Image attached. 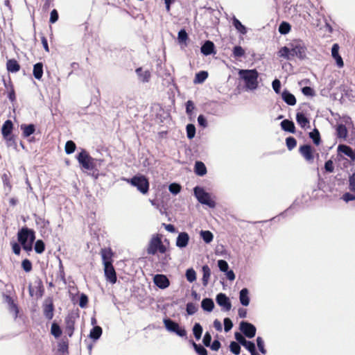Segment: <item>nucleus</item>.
I'll return each mask as SVG.
<instances>
[{"instance_id":"f257e3e1","label":"nucleus","mask_w":355,"mask_h":355,"mask_svg":"<svg viewBox=\"0 0 355 355\" xmlns=\"http://www.w3.org/2000/svg\"><path fill=\"white\" fill-rule=\"evenodd\" d=\"M76 159L82 168L88 171H98V168L101 166L103 162L102 159L91 157L85 149H81L80 152L76 155Z\"/></svg>"},{"instance_id":"f03ea898","label":"nucleus","mask_w":355,"mask_h":355,"mask_svg":"<svg viewBox=\"0 0 355 355\" xmlns=\"http://www.w3.org/2000/svg\"><path fill=\"white\" fill-rule=\"evenodd\" d=\"M238 74L243 80L246 90L253 91L257 89L259 73L256 69H240Z\"/></svg>"},{"instance_id":"7ed1b4c3","label":"nucleus","mask_w":355,"mask_h":355,"mask_svg":"<svg viewBox=\"0 0 355 355\" xmlns=\"http://www.w3.org/2000/svg\"><path fill=\"white\" fill-rule=\"evenodd\" d=\"M17 239L24 250L31 251L35 240V233L32 229L24 227L18 231Z\"/></svg>"},{"instance_id":"20e7f679","label":"nucleus","mask_w":355,"mask_h":355,"mask_svg":"<svg viewBox=\"0 0 355 355\" xmlns=\"http://www.w3.org/2000/svg\"><path fill=\"white\" fill-rule=\"evenodd\" d=\"M193 192L196 198L201 204L207 205L210 208L216 207L215 201L211 200L210 194L206 192L203 188L197 186L194 187Z\"/></svg>"},{"instance_id":"39448f33","label":"nucleus","mask_w":355,"mask_h":355,"mask_svg":"<svg viewBox=\"0 0 355 355\" xmlns=\"http://www.w3.org/2000/svg\"><path fill=\"white\" fill-rule=\"evenodd\" d=\"M132 186L137 187L141 193L146 194L149 189V182L144 175H135L130 179H125Z\"/></svg>"},{"instance_id":"423d86ee","label":"nucleus","mask_w":355,"mask_h":355,"mask_svg":"<svg viewBox=\"0 0 355 355\" xmlns=\"http://www.w3.org/2000/svg\"><path fill=\"white\" fill-rule=\"evenodd\" d=\"M157 252L164 254L166 252V248L163 245L162 239L159 235L153 236L147 248V253L150 255H155Z\"/></svg>"},{"instance_id":"0eeeda50","label":"nucleus","mask_w":355,"mask_h":355,"mask_svg":"<svg viewBox=\"0 0 355 355\" xmlns=\"http://www.w3.org/2000/svg\"><path fill=\"white\" fill-rule=\"evenodd\" d=\"M163 322L168 331L174 333L180 337L187 338V331L184 327H181L178 323L170 318H164Z\"/></svg>"},{"instance_id":"6e6552de","label":"nucleus","mask_w":355,"mask_h":355,"mask_svg":"<svg viewBox=\"0 0 355 355\" xmlns=\"http://www.w3.org/2000/svg\"><path fill=\"white\" fill-rule=\"evenodd\" d=\"M292 58L296 56L300 59L306 58V47L301 41H295L290 44Z\"/></svg>"},{"instance_id":"1a4fd4ad","label":"nucleus","mask_w":355,"mask_h":355,"mask_svg":"<svg viewBox=\"0 0 355 355\" xmlns=\"http://www.w3.org/2000/svg\"><path fill=\"white\" fill-rule=\"evenodd\" d=\"M241 331L248 338L255 336L257 329L254 324L247 321H241L239 324Z\"/></svg>"},{"instance_id":"9d476101","label":"nucleus","mask_w":355,"mask_h":355,"mask_svg":"<svg viewBox=\"0 0 355 355\" xmlns=\"http://www.w3.org/2000/svg\"><path fill=\"white\" fill-rule=\"evenodd\" d=\"M216 301L225 311H229L232 309L230 300L225 293H218L216 297Z\"/></svg>"},{"instance_id":"9b49d317","label":"nucleus","mask_w":355,"mask_h":355,"mask_svg":"<svg viewBox=\"0 0 355 355\" xmlns=\"http://www.w3.org/2000/svg\"><path fill=\"white\" fill-rule=\"evenodd\" d=\"M154 284L161 289H165L170 285V281L165 275L157 274L153 277Z\"/></svg>"},{"instance_id":"f8f14e48","label":"nucleus","mask_w":355,"mask_h":355,"mask_svg":"<svg viewBox=\"0 0 355 355\" xmlns=\"http://www.w3.org/2000/svg\"><path fill=\"white\" fill-rule=\"evenodd\" d=\"M54 306L51 299L45 300L43 304V313L45 318L51 320L53 317Z\"/></svg>"},{"instance_id":"ddd939ff","label":"nucleus","mask_w":355,"mask_h":355,"mask_svg":"<svg viewBox=\"0 0 355 355\" xmlns=\"http://www.w3.org/2000/svg\"><path fill=\"white\" fill-rule=\"evenodd\" d=\"M104 272L106 279L111 284L116 282V274L112 264L104 266Z\"/></svg>"},{"instance_id":"4468645a","label":"nucleus","mask_w":355,"mask_h":355,"mask_svg":"<svg viewBox=\"0 0 355 355\" xmlns=\"http://www.w3.org/2000/svg\"><path fill=\"white\" fill-rule=\"evenodd\" d=\"M189 241V235L186 232L179 233L176 239V246L179 248H186Z\"/></svg>"},{"instance_id":"2eb2a0df","label":"nucleus","mask_w":355,"mask_h":355,"mask_svg":"<svg viewBox=\"0 0 355 355\" xmlns=\"http://www.w3.org/2000/svg\"><path fill=\"white\" fill-rule=\"evenodd\" d=\"M338 152L342 153L349 157L352 160H355V148L353 150L350 146L345 144H340L338 146Z\"/></svg>"},{"instance_id":"dca6fc26","label":"nucleus","mask_w":355,"mask_h":355,"mask_svg":"<svg viewBox=\"0 0 355 355\" xmlns=\"http://www.w3.org/2000/svg\"><path fill=\"white\" fill-rule=\"evenodd\" d=\"M101 254L103 266L112 264L113 253L110 248L101 249Z\"/></svg>"},{"instance_id":"f3484780","label":"nucleus","mask_w":355,"mask_h":355,"mask_svg":"<svg viewBox=\"0 0 355 355\" xmlns=\"http://www.w3.org/2000/svg\"><path fill=\"white\" fill-rule=\"evenodd\" d=\"M65 332L69 336H72L74 331L75 318L73 315H69L65 319Z\"/></svg>"},{"instance_id":"a211bd4d","label":"nucleus","mask_w":355,"mask_h":355,"mask_svg":"<svg viewBox=\"0 0 355 355\" xmlns=\"http://www.w3.org/2000/svg\"><path fill=\"white\" fill-rule=\"evenodd\" d=\"M215 46L213 42L207 40L200 48L201 53L205 55H209L214 53Z\"/></svg>"},{"instance_id":"6ab92c4d","label":"nucleus","mask_w":355,"mask_h":355,"mask_svg":"<svg viewBox=\"0 0 355 355\" xmlns=\"http://www.w3.org/2000/svg\"><path fill=\"white\" fill-rule=\"evenodd\" d=\"M300 152L306 160L311 161L313 159V150L310 145L305 144L300 146Z\"/></svg>"},{"instance_id":"aec40b11","label":"nucleus","mask_w":355,"mask_h":355,"mask_svg":"<svg viewBox=\"0 0 355 355\" xmlns=\"http://www.w3.org/2000/svg\"><path fill=\"white\" fill-rule=\"evenodd\" d=\"M13 129V123L10 120H6L1 128V133L3 138H7L11 135Z\"/></svg>"},{"instance_id":"412c9836","label":"nucleus","mask_w":355,"mask_h":355,"mask_svg":"<svg viewBox=\"0 0 355 355\" xmlns=\"http://www.w3.org/2000/svg\"><path fill=\"white\" fill-rule=\"evenodd\" d=\"M282 98L288 105H295L296 104L295 96L286 89L284 90L282 93Z\"/></svg>"},{"instance_id":"4be33fe9","label":"nucleus","mask_w":355,"mask_h":355,"mask_svg":"<svg viewBox=\"0 0 355 355\" xmlns=\"http://www.w3.org/2000/svg\"><path fill=\"white\" fill-rule=\"evenodd\" d=\"M136 73L140 81L143 83H148L150 78V73L148 70H143L141 67L136 69Z\"/></svg>"},{"instance_id":"5701e85b","label":"nucleus","mask_w":355,"mask_h":355,"mask_svg":"<svg viewBox=\"0 0 355 355\" xmlns=\"http://www.w3.org/2000/svg\"><path fill=\"white\" fill-rule=\"evenodd\" d=\"M239 300L241 304L247 306L250 304L249 291L246 288H242L239 292Z\"/></svg>"},{"instance_id":"b1692460","label":"nucleus","mask_w":355,"mask_h":355,"mask_svg":"<svg viewBox=\"0 0 355 355\" xmlns=\"http://www.w3.org/2000/svg\"><path fill=\"white\" fill-rule=\"evenodd\" d=\"M20 129L22 130V134L24 137H28L33 135L35 131V126L34 124H21Z\"/></svg>"},{"instance_id":"393cba45","label":"nucleus","mask_w":355,"mask_h":355,"mask_svg":"<svg viewBox=\"0 0 355 355\" xmlns=\"http://www.w3.org/2000/svg\"><path fill=\"white\" fill-rule=\"evenodd\" d=\"M194 171L196 175L203 176L207 173L205 164L201 161H196L194 166Z\"/></svg>"},{"instance_id":"a878e982","label":"nucleus","mask_w":355,"mask_h":355,"mask_svg":"<svg viewBox=\"0 0 355 355\" xmlns=\"http://www.w3.org/2000/svg\"><path fill=\"white\" fill-rule=\"evenodd\" d=\"M7 70L11 73H16L19 71L20 65L15 59H10L6 63Z\"/></svg>"},{"instance_id":"bb28decb","label":"nucleus","mask_w":355,"mask_h":355,"mask_svg":"<svg viewBox=\"0 0 355 355\" xmlns=\"http://www.w3.org/2000/svg\"><path fill=\"white\" fill-rule=\"evenodd\" d=\"M281 127L282 130L286 132L294 133L295 130V124L292 121L284 119L281 122Z\"/></svg>"},{"instance_id":"cd10ccee","label":"nucleus","mask_w":355,"mask_h":355,"mask_svg":"<svg viewBox=\"0 0 355 355\" xmlns=\"http://www.w3.org/2000/svg\"><path fill=\"white\" fill-rule=\"evenodd\" d=\"M202 309L207 312H211L214 308V302L212 299L206 297L201 302Z\"/></svg>"},{"instance_id":"c85d7f7f","label":"nucleus","mask_w":355,"mask_h":355,"mask_svg":"<svg viewBox=\"0 0 355 355\" xmlns=\"http://www.w3.org/2000/svg\"><path fill=\"white\" fill-rule=\"evenodd\" d=\"M297 123L302 128L309 127V120L302 112H297L296 114Z\"/></svg>"},{"instance_id":"c756f323","label":"nucleus","mask_w":355,"mask_h":355,"mask_svg":"<svg viewBox=\"0 0 355 355\" xmlns=\"http://www.w3.org/2000/svg\"><path fill=\"white\" fill-rule=\"evenodd\" d=\"M102 328L100 326H94L90 331L89 338L92 340H97L102 335Z\"/></svg>"},{"instance_id":"7c9ffc66","label":"nucleus","mask_w":355,"mask_h":355,"mask_svg":"<svg viewBox=\"0 0 355 355\" xmlns=\"http://www.w3.org/2000/svg\"><path fill=\"white\" fill-rule=\"evenodd\" d=\"M202 284L204 286H206L208 284L209 277L211 276V270L207 265H204L202 268Z\"/></svg>"},{"instance_id":"2f4dec72","label":"nucleus","mask_w":355,"mask_h":355,"mask_svg":"<svg viewBox=\"0 0 355 355\" xmlns=\"http://www.w3.org/2000/svg\"><path fill=\"white\" fill-rule=\"evenodd\" d=\"M34 77L40 80L43 75V64L42 62H37L33 66V71Z\"/></svg>"},{"instance_id":"473e14b6","label":"nucleus","mask_w":355,"mask_h":355,"mask_svg":"<svg viewBox=\"0 0 355 355\" xmlns=\"http://www.w3.org/2000/svg\"><path fill=\"white\" fill-rule=\"evenodd\" d=\"M232 24L234 28L242 35H245L247 33L246 27L241 24V22L235 17L232 19Z\"/></svg>"},{"instance_id":"72a5a7b5","label":"nucleus","mask_w":355,"mask_h":355,"mask_svg":"<svg viewBox=\"0 0 355 355\" xmlns=\"http://www.w3.org/2000/svg\"><path fill=\"white\" fill-rule=\"evenodd\" d=\"M278 55L281 58H284L286 60H291L292 58L291 47L284 46L282 47L278 51Z\"/></svg>"},{"instance_id":"f704fd0d","label":"nucleus","mask_w":355,"mask_h":355,"mask_svg":"<svg viewBox=\"0 0 355 355\" xmlns=\"http://www.w3.org/2000/svg\"><path fill=\"white\" fill-rule=\"evenodd\" d=\"M200 237L206 243H210L214 239L213 234L209 230H201L200 232Z\"/></svg>"},{"instance_id":"c9c22d12","label":"nucleus","mask_w":355,"mask_h":355,"mask_svg":"<svg viewBox=\"0 0 355 355\" xmlns=\"http://www.w3.org/2000/svg\"><path fill=\"white\" fill-rule=\"evenodd\" d=\"M35 283H37V286L35 287L29 286V293L31 296L34 295L35 290H36V295H37V293H39L38 295L41 297L42 295V291L41 290V288L42 286V283L41 280L37 281Z\"/></svg>"},{"instance_id":"e433bc0d","label":"nucleus","mask_w":355,"mask_h":355,"mask_svg":"<svg viewBox=\"0 0 355 355\" xmlns=\"http://www.w3.org/2000/svg\"><path fill=\"white\" fill-rule=\"evenodd\" d=\"M208 77V73L205 71H200L196 74L194 83H202Z\"/></svg>"},{"instance_id":"4c0bfd02","label":"nucleus","mask_w":355,"mask_h":355,"mask_svg":"<svg viewBox=\"0 0 355 355\" xmlns=\"http://www.w3.org/2000/svg\"><path fill=\"white\" fill-rule=\"evenodd\" d=\"M337 137L342 139H346L347 136V130L345 125L339 124L336 128Z\"/></svg>"},{"instance_id":"58836bf2","label":"nucleus","mask_w":355,"mask_h":355,"mask_svg":"<svg viewBox=\"0 0 355 355\" xmlns=\"http://www.w3.org/2000/svg\"><path fill=\"white\" fill-rule=\"evenodd\" d=\"M202 327L200 323H195L193 327V334L197 340L200 339L202 334Z\"/></svg>"},{"instance_id":"ea45409f","label":"nucleus","mask_w":355,"mask_h":355,"mask_svg":"<svg viewBox=\"0 0 355 355\" xmlns=\"http://www.w3.org/2000/svg\"><path fill=\"white\" fill-rule=\"evenodd\" d=\"M248 352L250 353L251 355H255L257 352L256 350L255 345L253 342L246 340L245 343H243L242 345Z\"/></svg>"},{"instance_id":"a19ab883","label":"nucleus","mask_w":355,"mask_h":355,"mask_svg":"<svg viewBox=\"0 0 355 355\" xmlns=\"http://www.w3.org/2000/svg\"><path fill=\"white\" fill-rule=\"evenodd\" d=\"M309 137L312 139L313 142L316 145H319L320 143V135L318 129L315 128L312 132L309 133Z\"/></svg>"},{"instance_id":"79ce46f5","label":"nucleus","mask_w":355,"mask_h":355,"mask_svg":"<svg viewBox=\"0 0 355 355\" xmlns=\"http://www.w3.org/2000/svg\"><path fill=\"white\" fill-rule=\"evenodd\" d=\"M51 333L55 338H59L61 336L62 330L56 322L52 323Z\"/></svg>"},{"instance_id":"37998d69","label":"nucleus","mask_w":355,"mask_h":355,"mask_svg":"<svg viewBox=\"0 0 355 355\" xmlns=\"http://www.w3.org/2000/svg\"><path fill=\"white\" fill-rule=\"evenodd\" d=\"M187 281L190 283L193 282L196 279V273L193 268H188L185 273Z\"/></svg>"},{"instance_id":"c03bdc74","label":"nucleus","mask_w":355,"mask_h":355,"mask_svg":"<svg viewBox=\"0 0 355 355\" xmlns=\"http://www.w3.org/2000/svg\"><path fill=\"white\" fill-rule=\"evenodd\" d=\"M291 25L286 21H282L279 26V32L282 35H286L291 31Z\"/></svg>"},{"instance_id":"a18cd8bd","label":"nucleus","mask_w":355,"mask_h":355,"mask_svg":"<svg viewBox=\"0 0 355 355\" xmlns=\"http://www.w3.org/2000/svg\"><path fill=\"white\" fill-rule=\"evenodd\" d=\"M76 148V145L73 141H71V140L67 141L66 142L65 148H64L65 153L67 155H70L75 151Z\"/></svg>"},{"instance_id":"49530a36","label":"nucleus","mask_w":355,"mask_h":355,"mask_svg":"<svg viewBox=\"0 0 355 355\" xmlns=\"http://www.w3.org/2000/svg\"><path fill=\"white\" fill-rule=\"evenodd\" d=\"M187 136L188 139H192L196 135V127L193 124L189 123L186 127Z\"/></svg>"},{"instance_id":"de8ad7c7","label":"nucleus","mask_w":355,"mask_h":355,"mask_svg":"<svg viewBox=\"0 0 355 355\" xmlns=\"http://www.w3.org/2000/svg\"><path fill=\"white\" fill-rule=\"evenodd\" d=\"M192 345L198 355H207V349L200 344H196L194 341H192Z\"/></svg>"},{"instance_id":"09e8293b","label":"nucleus","mask_w":355,"mask_h":355,"mask_svg":"<svg viewBox=\"0 0 355 355\" xmlns=\"http://www.w3.org/2000/svg\"><path fill=\"white\" fill-rule=\"evenodd\" d=\"M34 249L36 253L42 254L45 250V245L42 240H37L35 243Z\"/></svg>"},{"instance_id":"8fccbe9b","label":"nucleus","mask_w":355,"mask_h":355,"mask_svg":"<svg viewBox=\"0 0 355 355\" xmlns=\"http://www.w3.org/2000/svg\"><path fill=\"white\" fill-rule=\"evenodd\" d=\"M234 58H239L244 56L245 51L241 46H235L232 51Z\"/></svg>"},{"instance_id":"3c124183","label":"nucleus","mask_w":355,"mask_h":355,"mask_svg":"<svg viewBox=\"0 0 355 355\" xmlns=\"http://www.w3.org/2000/svg\"><path fill=\"white\" fill-rule=\"evenodd\" d=\"M230 349L234 354L239 355L241 352L240 345L235 341H232L230 345Z\"/></svg>"},{"instance_id":"603ef678","label":"nucleus","mask_w":355,"mask_h":355,"mask_svg":"<svg viewBox=\"0 0 355 355\" xmlns=\"http://www.w3.org/2000/svg\"><path fill=\"white\" fill-rule=\"evenodd\" d=\"M168 190L172 194L177 195L181 191V186L178 183H171L168 186Z\"/></svg>"},{"instance_id":"864d4df0","label":"nucleus","mask_w":355,"mask_h":355,"mask_svg":"<svg viewBox=\"0 0 355 355\" xmlns=\"http://www.w3.org/2000/svg\"><path fill=\"white\" fill-rule=\"evenodd\" d=\"M256 341H257V347H258L259 352L263 355L266 354L267 351L265 348L264 342H263V340L262 339V338L257 337L256 339Z\"/></svg>"},{"instance_id":"5fc2aeb1","label":"nucleus","mask_w":355,"mask_h":355,"mask_svg":"<svg viewBox=\"0 0 355 355\" xmlns=\"http://www.w3.org/2000/svg\"><path fill=\"white\" fill-rule=\"evenodd\" d=\"M186 311L188 315H191L196 313L198 307L193 302H188L187 304Z\"/></svg>"},{"instance_id":"6e6d98bb","label":"nucleus","mask_w":355,"mask_h":355,"mask_svg":"<svg viewBox=\"0 0 355 355\" xmlns=\"http://www.w3.org/2000/svg\"><path fill=\"white\" fill-rule=\"evenodd\" d=\"M286 144L288 149L291 150L296 146L297 141L294 137H288L286 139Z\"/></svg>"},{"instance_id":"4d7b16f0","label":"nucleus","mask_w":355,"mask_h":355,"mask_svg":"<svg viewBox=\"0 0 355 355\" xmlns=\"http://www.w3.org/2000/svg\"><path fill=\"white\" fill-rule=\"evenodd\" d=\"M21 267L25 272H28L32 270V263L28 259H25L21 262Z\"/></svg>"},{"instance_id":"13d9d810","label":"nucleus","mask_w":355,"mask_h":355,"mask_svg":"<svg viewBox=\"0 0 355 355\" xmlns=\"http://www.w3.org/2000/svg\"><path fill=\"white\" fill-rule=\"evenodd\" d=\"M178 39L180 43L185 42L188 39V34L184 29H181L178 32Z\"/></svg>"},{"instance_id":"bf43d9fd","label":"nucleus","mask_w":355,"mask_h":355,"mask_svg":"<svg viewBox=\"0 0 355 355\" xmlns=\"http://www.w3.org/2000/svg\"><path fill=\"white\" fill-rule=\"evenodd\" d=\"M218 266L220 271L225 272L229 269V265L225 260H218Z\"/></svg>"},{"instance_id":"052dcab7","label":"nucleus","mask_w":355,"mask_h":355,"mask_svg":"<svg viewBox=\"0 0 355 355\" xmlns=\"http://www.w3.org/2000/svg\"><path fill=\"white\" fill-rule=\"evenodd\" d=\"M8 309L10 313H13L14 318L16 319L18 316L19 309L15 302L8 305Z\"/></svg>"},{"instance_id":"680f3d73","label":"nucleus","mask_w":355,"mask_h":355,"mask_svg":"<svg viewBox=\"0 0 355 355\" xmlns=\"http://www.w3.org/2000/svg\"><path fill=\"white\" fill-rule=\"evenodd\" d=\"M349 189L355 193V173H353L349 177Z\"/></svg>"},{"instance_id":"e2e57ef3","label":"nucleus","mask_w":355,"mask_h":355,"mask_svg":"<svg viewBox=\"0 0 355 355\" xmlns=\"http://www.w3.org/2000/svg\"><path fill=\"white\" fill-rule=\"evenodd\" d=\"M302 92L304 95H305L306 96H315V91L311 87L306 86V87H302Z\"/></svg>"},{"instance_id":"0e129e2a","label":"nucleus","mask_w":355,"mask_h":355,"mask_svg":"<svg viewBox=\"0 0 355 355\" xmlns=\"http://www.w3.org/2000/svg\"><path fill=\"white\" fill-rule=\"evenodd\" d=\"M223 323H224L225 331V332L230 331L233 327V323H232V320L229 318H225L223 320Z\"/></svg>"},{"instance_id":"69168bd1","label":"nucleus","mask_w":355,"mask_h":355,"mask_svg":"<svg viewBox=\"0 0 355 355\" xmlns=\"http://www.w3.org/2000/svg\"><path fill=\"white\" fill-rule=\"evenodd\" d=\"M272 87L276 94L280 93L281 82L278 79H275L272 83Z\"/></svg>"},{"instance_id":"338daca9","label":"nucleus","mask_w":355,"mask_h":355,"mask_svg":"<svg viewBox=\"0 0 355 355\" xmlns=\"http://www.w3.org/2000/svg\"><path fill=\"white\" fill-rule=\"evenodd\" d=\"M87 302H88L87 296L85 294L82 293L79 298V306L81 308H84L87 305Z\"/></svg>"},{"instance_id":"774afa93","label":"nucleus","mask_w":355,"mask_h":355,"mask_svg":"<svg viewBox=\"0 0 355 355\" xmlns=\"http://www.w3.org/2000/svg\"><path fill=\"white\" fill-rule=\"evenodd\" d=\"M342 199L346 202L355 200V195L349 192H346L343 195Z\"/></svg>"}]
</instances>
